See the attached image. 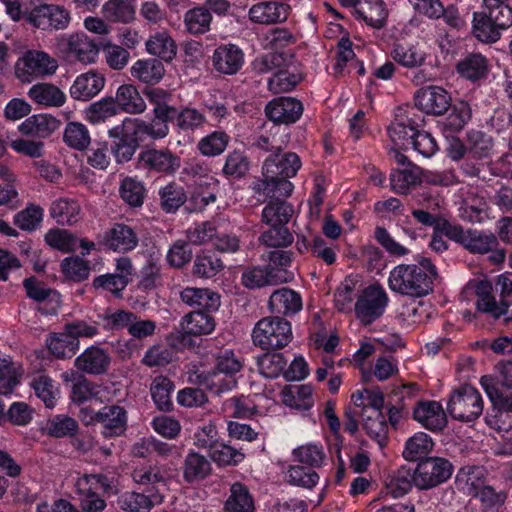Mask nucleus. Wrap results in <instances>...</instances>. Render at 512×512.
<instances>
[{"mask_svg":"<svg viewBox=\"0 0 512 512\" xmlns=\"http://www.w3.org/2000/svg\"><path fill=\"white\" fill-rule=\"evenodd\" d=\"M282 151L280 146L275 148V154L268 157L263 165V178L253 187L256 193H263L266 196H289L293 190L292 183L288 180L294 177L301 167V161L296 153L289 152L281 158L279 153Z\"/></svg>","mask_w":512,"mask_h":512,"instance_id":"nucleus-1","label":"nucleus"},{"mask_svg":"<svg viewBox=\"0 0 512 512\" xmlns=\"http://www.w3.org/2000/svg\"><path fill=\"white\" fill-rule=\"evenodd\" d=\"M438 276L436 267L429 258H421L418 264H400L389 275V288L401 295L422 297L433 290V281Z\"/></svg>","mask_w":512,"mask_h":512,"instance_id":"nucleus-2","label":"nucleus"},{"mask_svg":"<svg viewBox=\"0 0 512 512\" xmlns=\"http://www.w3.org/2000/svg\"><path fill=\"white\" fill-rule=\"evenodd\" d=\"M252 338L263 350L282 349L292 340L290 322L279 316L263 318L257 322Z\"/></svg>","mask_w":512,"mask_h":512,"instance_id":"nucleus-3","label":"nucleus"},{"mask_svg":"<svg viewBox=\"0 0 512 512\" xmlns=\"http://www.w3.org/2000/svg\"><path fill=\"white\" fill-rule=\"evenodd\" d=\"M447 411L456 420L474 421L483 411L482 396L473 386L462 385L452 392L447 404Z\"/></svg>","mask_w":512,"mask_h":512,"instance_id":"nucleus-4","label":"nucleus"},{"mask_svg":"<svg viewBox=\"0 0 512 512\" xmlns=\"http://www.w3.org/2000/svg\"><path fill=\"white\" fill-rule=\"evenodd\" d=\"M452 473L453 465L446 458H424L413 471V483L420 490L432 489L446 482Z\"/></svg>","mask_w":512,"mask_h":512,"instance_id":"nucleus-5","label":"nucleus"},{"mask_svg":"<svg viewBox=\"0 0 512 512\" xmlns=\"http://www.w3.org/2000/svg\"><path fill=\"white\" fill-rule=\"evenodd\" d=\"M58 68L57 60L43 51L29 50L16 63L15 74L21 82L34 77L52 75Z\"/></svg>","mask_w":512,"mask_h":512,"instance_id":"nucleus-6","label":"nucleus"},{"mask_svg":"<svg viewBox=\"0 0 512 512\" xmlns=\"http://www.w3.org/2000/svg\"><path fill=\"white\" fill-rule=\"evenodd\" d=\"M388 296L382 286L372 284L366 287L355 303V313L360 322L367 326L380 318L388 304Z\"/></svg>","mask_w":512,"mask_h":512,"instance_id":"nucleus-7","label":"nucleus"},{"mask_svg":"<svg viewBox=\"0 0 512 512\" xmlns=\"http://www.w3.org/2000/svg\"><path fill=\"white\" fill-rule=\"evenodd\" d=\"M496 11L482 8L474 12L472 21V34L483 43H494L500 39L501 31L512 26L511 19H500Z\"/></svg>","mask_w":512,"mask_h":512,"instance_id":"nucleus-8","label":"nucleus"},{"mask_svg":"<svg viewBox=\"0 0 512 512\" xmlns=\"http://www.w3.org/2000/svg\"><path fill=\"white\" fill-rule=\"evenodd\" d=\"M27 21L41 30L65 29L70 22L69 12L57 5H41L34 8L28 15Z\"/></svg>","mask_w":512,"mask_h":512,"instance_id":"nucleus-9","label":"nucleus"},{"mask_svg":"<svg viewBox=\"0 0 512 512\" xmlns=\"http://www.w3.org/2000/svg\"><path fill=\"white\" fill-rule=\"evenodd\" d=\"M140 161L145 168L167 175L176 173L181 166V158L167 148L143 151Z\"/></svg>","mask_w":512,"mask_h":512,"instance_id":"nucleus-10","label":"nucleus"},{"mask_svg":"<svg viewBox=\"0 0 512 512\" xmlns=\"http://www.w3.org/2000/svg\"><path fill=\"white\" fill-rule=\"evenodd\" d=\"M265 113L274 123L291 124L301 117L303 105L296 98L279 97L267 104Z\"/></svg>","mask_w":512,"mask_h":512,"instance_id":"nucleus-11","label":"nucleus"},{"mask_svg":"<svg viewBox=\"0 0 512 512\" xmlns=\"http://www.w3.org/2000/svg\"><path fill=\"white\" fill-rule=\"evenodd\" d=\"M415 105L426 113L442 115L449 109L451 97L443 88L431 86L417 92Z\"/></svg>","mask_w":512,"mask_h":512,"instance_id":"nucleus-12","label":"nucleus"},{"mask_svg":"<svg viewBox=\"0 0 512 512\" xmlns=\"http://www.w3.org/2000/svg\"><path fill=\"white\" fill-rule=\"evenodd\" d=\"M74 365L84 373L101 375L107 372L110 365V357L104 349L98 346H91L75 359Z\"/></svg>","mask_w":512,"mask_h":512,"instance_id":"nucleus-13","label":"nucleus"},{"mask_svg":"<svg viewBox=\"0 0 512 512\" xmlns=\"http://www.w3.org/2000/svg\"><path fill=\"white\" fill-rule=\"evenodd\" d=\"M92 421L103 426L106 437L119 436L126 428V411L118 405L105 406L94 414Z\"/></svg>","mask_w":512,"mask_h":512,"instance_id":"nucleus-14","label":"nucleus"},{"mask_svg":"<svg viewBox=\"0 0 512 512\" xmlns=\"http://www.w3.org/2000/svg\"><path fill=\"white\" fill-rule=\"evenodd\" d=\"M492 290L493 287L488 281H480L477 283L475 288V294L477 297L476 307L478 311L487 313L493 318L498 319L507 313L509 305L503 299H501L500 302H497L492 294Z\"/></svg>","mask_w":512,"mask_h":512,"instance_id":"nucleus-15","label":"nucleus"},{"mask_svg":"<svg viewBox=\"0 0 512 512\" xmlns=\"http://www.w3.org/2000/svg\"><path fill=\"white\" fill-rule=\"evenodd\" d=\"M414 419L425 428L438 431L447 423L446 414L442 406L435 401L421 402L413 411Z\"/></svg>","mask_w":512,"mask_h":512,"instance_id":"nucleus-16","label":"nucleus"},{"mask_svg":"<svg viewBox=\"0 0 512 512\" xmlns=\"http://www.w3.org/2000/svg\"><path fill=\"white\" fill-rule=\"evenodd\" d=\"M69 55L83 63H91L98 54L99 46L83 33H76L63 39Z\"/></svg>","mask_w":512,"mask_h":512,"instance_id":"nucleus-17","label":"nucleus"},{"mask_svg":"<svg viewBox=\"0 0 512 512\" xmlns=\"http://www.w3.org/2000/svg\"><path fill=\"white\" fill-rule=\"evenodd\" d=\"M269 308L277 315H294L302 308V298L289 288L277 289L270 296Z\"/></svg>","mask_w":512,"mask_h":512,"instance_id":"nucleus-18","label":"nucleus"},{"mask_svg":"<svg viewBox=\"0 0 512 512\" xmlns=\"http://www.w3.org/2000/svg\"><path fill=\"white\" fill-rule=\"evenodd\" d=\"M289 7L279 2H262L253 5L249 10L251 21L260 24H275L288 18Z\"/></svg>","mask_w":512,"mask_h":512,"instance_id":"nucleus-19","label":"nucleus"},{"mask_svg":"<svg viewBox=\"0 0 512 512\" xmlns=\"http://www.w3.org/2000/svg\"><path fill=\"white\" fill-rule=\"evenodd\" d=\"M243 53L235 45H225L214 51L212 61L214 68L223 74L237 73L243 64Z\"/></svg>","mask_w":512,"mask_h":512,"instance_id":"nucleus-20","label":"nucleus"},{"mask_svg":"<svg viewBox=\"0 0 512 512\" xmlns=\"http://www.w3.org/2000/svg\"><path fill=\"white\" fill-rule=\"evenodd\" d=\"M267 197L270 200L263 209L262 221L270 226L286 225L294 214L292 205L282 199L287 196H279L277 192L275 196Z\"/></svg>","mask_w":512,"mask_h":512,"instance_id":"nucleus-21","label":"nucleus"},{"mask_svg":"<svg viewBox=\"0 0 512 512\" xmlns=\"http://www.w3.org/2000/svg\"><path fill=\"white\" fill-rule=\"evenodd\" d=\"M289 275L285 269L253 268L242 276V283L247 288L263 287L287 282Z\"/></svg>","mask_w":512,"mask_h":512,"instance_id":"nucleus-22","label":"nucleus"},{"mask_svg":"<svg viewBox=\"0 0 512 512\" xmlns=\"http://www.w3.org/2000/svg\"><path fill=\"white\" fill-rule=\"evenodd\" d=\"M105 79L102 75L89 72L76 78L70 88V95L76 100H89L97 95L104 87Z\"/></svg>","mask_w":512,"mask_h":512,"instance_id":"nucleus-23","label":"nucleus"},{"mask_svg":"<svg viewBox=\"0 0 512 512\" xmlns=\"http://www.w3.org/2000/svg\"><path fill=\"white\" fill-rule=\"evenodd\" d=\"M32 101L46 107H61L66 102L65 93L52 83L34 84L28 91Z\"/></svg>","mask_w":512,"mask_h":512,"instance_id":"nucleus-24","label":"nucleus"},{"mask_svg":"<svg viewBox=\"0 0 512 512\" xmlns=\"http://www.w3.org/2000/svg\"><path fill=\"white\" fill-rule=\"evenodd\" d=\"M114 100L118 109L128 114H141L146 110L143 97L132 84L119 86Z\"/></svg>","mask_w":512,"mask_h":512,"instance_id":"nucleus-25","label":"nucleus"},{"mask_svg":"<svg viewBox=\"0 0 512 512\" xmlns=\"http://www.w3.org/2000/svg\"><path fill=\"white\" fill-rule=\"evenodd\" d=\"M456 71L470 81L483 79L489 71L488 59L481 53H470L456 64Z\"/></svg>","mask_w":512,"mask_h":512,"instance_id":"nucleus-26","label":"nucleus"},{"mask_svg":"<svg viewBox=\"0 0 512 512\" xmlns=\"http://www.w3.org/2000/svg\"><path fill=\"white\" fill-rule=\"evenodd\" d=\"M130 71L135 79L149 85L159 83L165 75L164 65L155 58L136 61Z\"/></svg>","mask_w":512,"mask_h":512,"instance_id":"nucleus-27","label":"nucleus"},{"mask_svg":"<svg viewBox=\"0 0 512 512\" xmlns=\"http://www.w3.org/2000/svg\"><path fill=\"white\" fill-rule=\"evenodd\" d=\"M422 171L412 163L403 169L394 170L390 175L391 189L398 194H407L421 183Z\"/></svg>","mask_w":512,"mask_h":512,"instance_id":"nucleus-28","label":"nucleus"},{"mask_svg":"<svg viewBox=\"0 0 512 512\" xmlns=\"http://www.w3.org/2000/svg\"><path fill=\"white\" fill-rule=\"evenodd\" d=\"M60 121L48 114H38L27 118L20 126L21 133L45 138L60 127Z\"/></svg>","mask_w":512,"mask_h":512,"instance_id":"nucleus-29","label":"nucleus"},{"mask_svg":"<svg viewBox=\"0 0 512 512\" xmlns=\"http://www.w3.org/2000/svg\"><path fill=\"white\" fill-rule=\"evenodd\" d=\"M360 416L362 417L363 429L366 433L380 445H383L388 431V426L383 412L363 407L360 411Z\"/></svg>","mask_w":512,"mask_h":512,"instance_id":"nucleus-30","label":"nucleus"},{"mask_svg":"<svg viewBox=\"0 0 512 512\" xmlns=\"http://www.w3.org/2000/svg\"><path fill=\"white\" fill-rule=\"evenodd\" d=\"M209 312L200 309L186 314L182 319L181 328L192 336L210 334L215 328V320Z\"/></svg>","mask_w":512,"mask_h":512,"instance_id":"nucleus-31","label":"nucleus"},{"mask_svg":"<svg viewBox=\"0 0 512 512\" xmlns=\"http://www.w3.org/2000/svg\"><path fill=\"white\" fill-rule=\"evenodd\" d=\"M104 239L110 249L122 252L134 249L138 243L135 232L124 224H116L106 233Z\"/></svg>","mask_w":512,"mask_h":512,"instance_id":"nucleus-32","label":"nucleus"},{"mask_svg":"<svg viewBox=\"0 0 512 512\" xmlns=\"http://www.w3.org/2000/svg\"><path fill=\"white\" fill-rule=\"evenodd\" d=\"M181 300L189 306H196L206 311H215L220 306V296L209 289L185 288Z\"/></svg>","mask_w":512,"mask_h":512,"instance_id":"nucleus-33","label":"nucleus"},{"mask_svg":"<svg viewBox=\"0 0 512 512\" xmlns=\"http://www.w3.org/2000/svg\"><path fill=\"white\" fill-rule=\"evenodd\" d=\"M356 14L369 26L382 28L387 18V11L382 0H360L355 7Z\"/></svg>","mask_w":512,"mask_h":512,"instance_id":"nucleus-34","label":"nucleus"},{"mask_svg":"<svg viewBox=\"0 0 512 512\" xmlns=\"http://www.w3.org/2000/svg\"><path fill=\"white\" fill-rule=\"evenodd\" d=\"M47 348L59 359L71 358L79 349V340L71 337L67 331L53 333L46 340Z\"/></svg>","mask_w":512,"mask_h":512,"instance_id":"nucleus-35","label":"nucleus"},{"mask_svg":"<svg viewBox=\"0 0 512 512\" xmlns=\"http://www.w3.org/2000/svg\"><path fill=\"white\" fill-rule=\"evenodd\" d=\"M149 495L138 492L126 493L118 499L119 507L128 512H149L155 502H161L162 497L151 490Z\"/></svg>","mask_w":512,"mask_h":512,"instance_id":"nucleus-36","label":"nucleus"},{"mask_svg":"<svg viewBox=\"0 0 512 512\" xmlns=\"http://www.w3.org/2000/svg\"><path fill=\"white\" fill-rule=\"evenodd\" d=\"M434 442L426 433L419 432L411 436L405 444L402 455L405 460L414 462L428 458L427 455L433 450Z\"/></svg>","mask_w":512,"mask_h":512,"instance_id":"nucleus-37","label":"nucleus"},{"mask_svg":"<svg viewBox=\"0 0 512 512\" xmlns=\"http://www.w3.org/2000/svg\"><path fill=\"white\" fill-rule=\"evenodd\" d=\"M80 506L84 512H101L106 507L105 501L94 491L90 479L80 477L75 484Z\"/></svg>","mask_w":512,"mask_h":512,"instance_id":"nucleus-38","label":"nucleus"},{"mask_svg":"<svg viewBox=\"0 0 512 512\" xmlns=\"http://www.w3.org/2000/svg\"><path fill=\"white\" fill-rule=\"evenodd\" d=\"M211 471V463L205 456L197 452H191L186 456L183 464V477L186 482L204 479Z\"/></svg>","mask_w":512,"mask_h":512,"instance_id":"nucleus-39","label":"nucleus"},{"mask_svg":"<svg viewBox=\"0 0 512 512\" xmlns=\"http://www.w3.org/2000/svg\"><path fill=\"white\" fill-rule=\"evenodd\" d=\"M146 49L149 54L166 62L172 61L177 52V46L167 32H158L150 36L146 42Z\"/></svg>","mask_w":512,"mask_h":512,"instance_id":"nucleus-40","label":"nucleus"},{"mask_svg":"<svg viewBox=\"0 0 512 512\" xmlns=\"http://www.w3.org/2000/svg\"><path fill=\"white\" fill-rule=\"evenodd\" d=\"M174 389L173 382L162 375L155 377L150 385V392L156 407L161 411L172 410L173 403L171 393Z\"/></svg>","mask_w":512,"mask_h":512,"instance_id":"nucleus-41","label":"nucleus"},{"mask_svg":"<svg viewBox=\"0 0 512 512\" xmlns=\"http://www.w3.org/2000/svg\"><path fill=\"white\" fill-rule=\"evenodd\" d=\"M227 512H253L254 502L247 487L236 482L230 488V496L225 502Z\"/></svg>","mask_w":512,"mask_h":512,"instance_id":"nucleus-42","label":"nucleus"},{"mask_svg":"<svg viewBox=\"0 0 512 512\" xmlns=\"http://www.w3.org/2000/svg\"><path fill=\"white\" fill-rule=\"evenodd\" d=\"M160 206L166 213L176 212L187 200L184 188L170 182L159 190Z\"/></svg>","mask_w":512,"mask_h":512,"instance_id":"nucleus-43","label":"nucleus"},{"mask_svg":"<svg viewBox=\"0 0 512 512\" xmlns=\"http://www.w3.org/2000/svg\"><path fill=\"white\" fill-rule=\"evenodd\" d=\"M459 243L472 253L485 254L497 243V239L493 234H485L476 230H463V236Z\"/></svg>","mask_w":512,"mask_h":512,"instance_id":"nucleus-44","label":"nucleus"},{"mask_svg":"<svg viewBox=\"0 0 512 512\" xmlns=\"http://www.w3.org/2000/svg\"><path fill=\"white\" fill-rule=\"evenodd\" d=\"M103 15L112 22H131L135 15L133 0H108L103 5Z\"/></svg>","mask_w":512,"mask_h":512,"instance_id":"nucleus-45","label":"nucleus"},{"mask_svg":"<svg viewBox=\"0 0 512 512\" xmlns=\"http://www.w3.org/2000/svg\"><path fill=\"white\" fill-rule=\"evenodd\" d=\"M209 448L211 459L220 466H235L245 458L240 450L224 443L215 442Z\"/></svg>","mask_w":512,"mask_h":512,"instance_id":"nucleus-46","label":"nucleus"},{"mask_svg":"<svg viewBox=\"0 0 512 512\" xmlns=\"http://www.w3.org/2000/svg\"><path fill=\"white\" fill-rule=\"evenodd\" d=\"M79 213L80 205L74 200L59 199L50 208V215L62 225L76 223Z\"/></svg>","mask_w":512,"mask_h":512,"instance_id":"nucleus-47","label":"nucleus"},{"mask_svg":"<svg viewBox=\"0 0 512 512\" xmlns=\"http://www.w3.org/2000/svg\"><path fill=\"white\" fill-rule=\"evenodd\" d=\"M63 139L69 147L80 151L88 148L91 142L87 127L79 122H69L66 125Z\"/></svg>","mask_w":512,"mask_h":512,"instance_id":"nucleus-48","label":"nucleus"},{"mask_svg":"<svg viewBox=\"0 0 512 512\" xmlns=\"http://www.w3.org/2000/svg\"><path fill=\"white\" fill-rule=\"evenodd\" d=\"M482 384L496 407L504 411H512V386H508L502 379L496 384H484L482 378Z\"/></svg>","mask_w":512,"mask_h":512,"instance_id":"nucleus-49","label":"nucleus"},{"mask_svg":"<svg viewBox=\"0 0 512 512\" xmlns=\"http://www.w3.org/2000/svg\"><path fill=\"white\" fill-rule=\"evenodd\" d=\"M71 376L77 381L72 386L71 398L76 404H82L99 395V386L80 375L77 371H71Z\"/></svg>","mask_w":512,"mask_h":512,"instance_id":"nucleus-50","label":"nucleus"},{"mask_svg":"<svg viewBox=\"0 0 512 512\" xmlns=\"http://www.w3.org/2000/svg\"><path fill=\"white\" fill-rule=\"evenodd\" d=\"M212 15L204 7H196L186 12L184 22L191 34H204L210 29Z\"/></svg>","mask_w":512,"mask_h":512,"instance_id":"nucleus-51","label":"nucleus"},{"mask_svg":"<svg viewBox=\"0 0 512 512\" xmlns=\"http://www.w3.org/2000/svg\"><path fill=\"white\" fill-rule=\"evenodd\" d=\"M287 360L281 353H264L257 358L259 372L267 378H276L284 374Z\"/></svg>","mask_w":512,"mask_h":512,"instance_id":"nucleus-52","label":"nucleus"},{"mask_svg":"<svg viewBox=\"0 0 512 512\" xmlns=\"http://www.w3.org/2000/svg\"><path fill=\"white\" fill-rule=\"evenodd\" d=\"M222 268L223 262L217 254L206 251L196 257L193 272L200 277L210 278L215 276Z\"/></svg>","mask_w":512,"mask_h":512,"instance_id":"nucleus-53","label":"nucleus"},{"mask_svg":"<svg viewBox=\"0 0 512 512\" xmlns=\"http://www.w3.org/2000/svg\"><path fill=\"white\" fill-rule=\"evenodd\" d=\"M118 110L114 98L109 96L92 103L86 111V116L91 123L97 124L115 116Z\"/></svg>","mask_w":512,"mask_h":512,"instance_id":"nucleus-54","label":"nucleus"},{"mask_svg":"<svg viewBox=\"0 0 512 512\" xmlns=\"http://www.w3.org/2000/svg\"><path fill=\"white\" fill-rule=\"evenodd\" d=\"M292 54L271 52L257 58L253 62L254 70L259 74L269 73L275 69L282 70L292 59Z\"/></svg>","mask_w":512,"mask_h":512,"instance_id":"nucleus-55","label":"nucleus"},{"mask_svg":"<svg viewBox=\"0 0 512 512\" xmlns=\"http://www.w3.org/2000/svg\"><path fill=\"white\" fill-rule=\"evenodd\" d=\"M46 243L61 252H73L78 245V239L69 231L64 229H51L45 235Z\"/></svg>","mask_w":512,"mask_h":512,"instance_id":"nucleus-56","label":"nucleus"},{"mask_svg":"<svg viewBox=\"0 0 512 512\" xmlns=\"http://www.w3.org/2000/svg\"><path fill=\"white\" fill-rule=\"evenodd\" d=\"M36 396L43 401L47 408H53L56 405L57 388L54 381L47 375H38L31 382Z\"/></svg>","mask_w":512,"mask_h":512,"instance_id":"nucleus-57","label":"nucleus"},{"mask_svg":"<svg viewBox=\"0 0 512 512\" xmlns=\"http://www.w3.org/2000/svg\"><path fill=\"white\" fill-rule=\"evenodd\" d=\"M492 140L480 131H471L467 137V154L475 159H483L490 155Z\"/></svg>","mask_w":512,"mask_h":512,"instance_id":"nucleus-58","label":"nucleus"},{"mask_svg":"<svg viewBox=\"0 0 512 512\" xmlns=\"http://www.w3.org/2000/svg\"><path fill=\"white\" fill-rule=\"evenodd\" d=\"M301 80L302 76L299 73L279 70L269 79L268 87L274 94L285 93L292 90Z\"/></svg>","mask_w":512,"mask_h":512,"instance_id":"nucleus-59","label":"nucleus"},{"mask_svg":"<svg viewBox=\"0 0 512 512\" xmlns=\"http://www.w3.org/2000/svg\"><path fill=\"white\" fill-rule=\"evenodd\" d=\"M393 58L395 61L408 68L421 66L425 61L423 53L418 51L415 47L405 44L395 45Z\"/></svg>","mask_w":512,"mask_h":512,"instance_id":"nucleus-60","label":"nucleus"},{"mask_svg":"<svg viewBox=\"0 0 512 512\" xmlns=\"http://www.w3.org/2000/svg\"><path fill=\"white\" fill-rule=\"evenodd\" d=\"M61 268L65 277L75 282L83 281L89 276L88 262L79 257L64 259Z\"/></svg>","mask_w":512,"mask_h":512,"instance_id":"nucleus-61","label":"nucleus"},{"mask_svg":"<svg viewBox=\"0 0 512 512\" xmlns=\"http://www.w3.org/2000/svg\"><path fill=\"white\" fill-rule=\"evenodd\" d=\"M260 241L269 247H282L290 245L293 236L285 225H275L260 236Z\"/></svg>","mask_w":512,"mask_h":512,"instance_id":"nucleus-62","label":"nucleus"},{"mask_svg":"<svg viewBox=\"0 0 512 512\" xmlns=\"http://www.w3.org/2000/svg\"><path fill=\"white\" fill-rule=\"evenodd\" d=\"M43 210L39 206L30 205L18 212L15 216V224L22 230L32 231L42 221Z\"/></svg>","mask_w":512,"mask_h":512,"instance_id":"nucleus-63","label":"nucleus"},{"mask_svg":"<svg viewBox=\"0 0 512 512\" xmlns=\"http://www.w3.org/2000/svg\"><path fill=\"white\" fill-rule=\"evenodd\" d=\"M228 144V136L224 132H214L199 143L202 154L215 156L221 154Z\"/></svg>","mask_w":512,"mask_h":512,"instance_id":"nucleus-64","label":"nucleus"}]
</instances>
